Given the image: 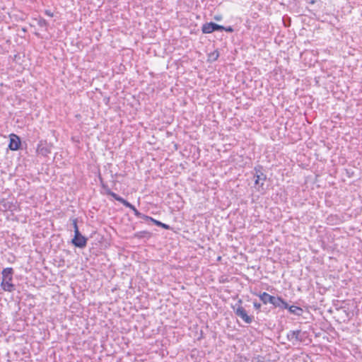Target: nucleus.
Returning a JSON list of instances; mask_svg holds the SVG:
<instances>
[{"mask_svg":"<svg viewBox=\"0 0 362 362\" xmlns=\"http://www.w3.org/2000/svg\"><path fill=\"white\" fill-rule=\"evenodd\" d=\"M87 238L81 235L78 229H76L74 237L71 240L74 245L79 248H83L86 246Z\"/></svg>","mask_w":362,"mask_h":362,"instance_id":"nucleus-3","label":"nucleus"},{"mask_svg":"<svg viewBox=\"0 0 362 362\" xmlns=\"http://www.w3.org/2000/svg\"><path fill=\"white\" fill-rule=\"evenodd\" d=\"M255 170L256 171V173L255 175V185L260 184V186L262 187L264 185V181H265L267 179V176L260 170H258L257 168H255Z\"/></svg>","mask_w":362,"mask_h":362,"instance_id":"nucleus-7","label":"nucleus"},{"mask_svg":"<svg viewBox=\"0 0 362 362\" xmlns=\"http://www.w3.org/2000/svg\"><path fill=\"white\" fill-rule=\"evenodd\" d=\"M112 197H113L115 200L119 202L122 203L124 206H125L127 208H129L130 209L133 208V205L127 202L126 199H123L122 197H119L117 194H112Z\"/></svg>","mask_w":362,"mask_h":362,"instance_id":"nucleus-12","label":"nucleus"},{"mask_svg":"<svg viewBox=\"0 0 362 362\" xmlns=\"http://www.w3.org/2000/svg\"><path fill=\"white\" fill-rule=\"evenodd\" d=\"M72 225H73V227H74V233H75L76 231V229H78V225H77V219L76 218H74L72 220Z\"/></svg>","mask_w":362,"mask_h":362,"instance_id":"nucleus-18","label":"nucleus"},{"mask_svg":"<svg viewBox=\"0 0 362 362\" xmlns=\"http://www.w3.org/2000/svg\"><path fill=\"white\" fill-rule=\"evenodd\" d=\"M272 305L275 308L285 309L288 308V303L280 296H274Z\"/></svg>","mask_w":362,"mask_h":362,"instance_id":"nucleus-8","label":"nucleus"},{"mask_svg":"<svg viewBox=\"0 0 362 362\" xmlns=\"http://www.w3.org/2000/svg\"><path fill=\"white\" fill-rule=\"evenodd\" d=\"M37 25L41 27V28H45V29H47V26H48V23L47 22V21L42 18H40L38 20H37Z\"/></svg>","mask_w":362,"mask_h":362,"instance_id":"nucleus-16","label":"nucleus"},{"mask_svg":"<svg viewBox=\"0 0 362 362\" xmlns=\"http://www.w3.org/2000/svg\"><path fill=\"white\" fill-rule=\"evenodd\" d=\"M223 30H225L228 33H233L234 30L231 26H228V27H224Z\"/></svg>","mask_w":362,"mask_h":362,"instance_id":"nucleus-19","label":"nucleus"},{"mask_svg":"<svg viewBox=\"0 0 362 362\" xmlns=\"http://www.w3.org/2000/svg\"><path fill=\"white\" fill-rule=\"evenodd\" d=\"M253 305L256 310H259L261 308V304L257 302H254Z\"/></svg>","mask_w":362,"mask_h":362,"instance_id":"nucleus-20","label":"nucleus"},{"mask_svg":"<svg viewBox=\"0 0 362 362\" xmlns=\"http://www.w3.org/2000/svg\"><path fill=\"white\" fill-rule=\"evenodd\" d=\"M286 309H287L291 314H293V315H295L297 316H301L303 313V310L300 307L296 306V305L290 306L288 304V308H286Z\"/></svg>","mask_w":362,"mask_h":362,"instance_id":"nucleus-11","label":"nucleus"},{"mask_svg":"<svg viewBox=\"0 0 362 362\" xmlns=\"http://www.w3.org/2000/svg\"><path fill=\"white\" fill-rule=\"evenodd\" d=\"M21 144L20 137L16 134H11L10 135L8 148L11 151H17L20 148Z\"/></svg>","mask_w":362,"mask_h":362,"instance_id":"nucleus-6","label":"nucleus"},{"mask_svg":"<svg viewBox=\"0 0 362 362\" xmlns=\"http://www.w3.org/2000/svg\"><path fill=\"white\" fill-rule=\"evenodd\" d=\"M238 303L241 305L242 300H238ZM235 313L237 316L240 317L244 322L247 324H250L252 322L253 317L249 316L243 307L241 305H238L236 310H235Z\"/></svg>","mask_w":362,"mask_h":362,"instance_id":"nucleus-4","label":"nucleus"},{"mask_svg":"<svg viewBox=\"0 0 362 362\" xmlns=\"http://www.w3.org/2000/svg\"><path fill=\"white\" fill-rule=\"evenodd\" d=\"M52 146L46 141H40L37 146V152L40 155L47 156L51 153Z\"/></svg>","mask_w":362,"mask_h":362,"instance_id":"nucleus-5","label":"nucleus"},{"mask_svg":"<svg viewBox=\"0 0 362 362\" xmlns=\"http://www.w3.org/2000/svg\"><path fill=\"white\" fill-rule=\"evenodd\" d=\"M151 233L146 230L139 231L134 234V237L137 238H151Z\"/></svg>","mask_w":362,"mask_h":362,"instance_id":"nucleus-14","label":"nucleus"},{"mask_svg":"<svg viewBox=\"0 0 362 362\" xmlns=\"http://www.w3.org/2000/svg\"><path fill=\"white\" fill-rule=\"evenodd\" d=\"M255 360L256 361V362H264L263 357L260 356H258L257 357L255 358Z\"/></svg>","mask_w":362,"mask_h":362,"instance_id":"nucleus-22","label":"nucleus"},{"mask_svg":"<svg viewBox=\"0 0 362 362\" xmlns=\"http://www.w3.org/2000/svg\"><path fill=\"white\" fill-rule=\"evenodd\" d=\"M146 221H150L151 222H153L156 226H160L163 228H165V229H170V226L165 224V223H163L162 222H160V221H158V220H156L154 219L153 218L151 217V216H148V219H146Z\"/></svg>","mask_w":362,"mask_h":362,"instance_id":"nucleus-13","label":"nucleus"},{"mask_svg":"<svg viewBox=\"0 0 362 362\" xmlns=\"http://www.w3.org/2000/svg\"><path fill=\"white\" fill-rule=\"evenodd\" d=\"M1 274L3 280L1 286L6 291H13L15 289V286L11 283L13 269L11 267H7L3 269Z\"/></svg>","mask_w":362,"mask_h":362,"instance_id":"nucleus-1","label":"nucleus"},{"mask_svg":"<svg viewBox=\"0 0 362 362\" xmlns=\"http://www.w3.org/2000/svg\"><path fill=\"white\" fill-rule=\"evenodd\" d=\"M259 299L262 301L264 304L271 303L272 304L274 300V296H271L269 293L266 292L259 293V294H257Z\"/></svg>","mask_w":362,"mask_h":362,"instance_id":"nucleus-9","label":"nucleus"},{"mask_svg":"<svg viewBox=\"0 0 362 362\" xmlns=\"http://www.w3.org/2000/svg\"><path fill=\"white\" fill-rule=\"evenodd\" d=\"M131 209L133 211V212H134V215H135L137 218H142V219H144V220H146V219H148V216H146V215H144V214H143L140 213V212H139V211L135 208V206H133V208H132Z\"/></svg>","mask_w":362,"mask_h":362,"instance_id":"nucleus-15","label":"nucleus"},{"mask_svg":"<svg viewBox=\"0 0 362 362\" xmlns=\"http://www.w3.org/2000/svg\"><path fill=\"white\" fill-rule=\"evenodd\" d=\"M300 330H292L288 332L287 339L288 341H292L293 340L301 341L302 339L300 338Z\"/></svg>","mask_w":362,"mask_h":362,"instance_id":"nucleus-10","label":"nucleus"},{"mask_svg":"<svg viewBox=\"0 0 362 362\" xmlns=\"http://www.w3.org/2000/svg\"><path fill=\"white\" fill-rule=\"evenodd\" d=\"M103 187L105 189L106 191V194L107 195H110L112 197V194H115V192H112L108 187L107 186L105 185L104 184L102 185Z\"/></svg>","mask_w":362,"mask_h":362,"instance_id":"nucleus-17","label":"nucleus"},{"mask_svg":"<svg viewBox=\"0 0 362 362\" xmlns=\"http://www.w3.org/2000/svg\"><path fill=\"white\" fill-rule=\"evenodd\" d=\"M224 26L216 24L214 22L206 23L202 25V31L204 34H209L214 31H223Z\"/></svg>","mask_w":362,"mask_h":362,"instance_id":"nucleus-2","label":"nucleus"},{"mask_svg":"<svg viewBox=\"0 0 362 362\" xmlns=\"http://www.w3.org/2000/svg\"><path fill=\"white\" fill-rule=\"evenodd\" d=\"M45 13L49 17L53 16V13L51 12L49 10H45Z\"/></svg>","mask_w":362,"mask_h":362,"instance_id":"nucleus-23","label":"nucleus"},{"mask_svg":"<svg viewBox=\"0 0 362 362\" xmlns=\"http://www.w3.org/2000/svg\"><path fill=\"white\" fill-rule=\"evenodd\" d=\"M214 19L216 21H221L222 19V17H221V16H215Z\"/></svg>","mask_w":362,"mask_h":362,"instance_id":"nucleus-24","label":"nucleus"},{"mask_svg":"<svg viewBox=\"0 0 362 362\" xmlns=\"http://www.w3.org/2000/svg\"><path fill=\"white\" fill-rule=\"evenodd\" d=\"M211 56L214 57V60H216L217 59V58L219 56V54L218 52L216 51V52H214L212 53Z\"/></svg>","mask_w":362,"mask_h":362,"instance_id":"nucleus-21","label":"nucleus"}]
</instances>
